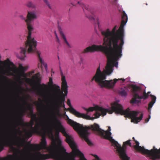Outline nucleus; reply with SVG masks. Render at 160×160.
Instances as JSON below:
<instances>
[{
  "label": "nucleus",
  "instance_id": "16",
  "mask_svg": "<svg viewBox=\"0 0 160 160\" xmlns=\"http://www.w3.org/2000/svg\"><path fill=\"white\" fill-rule=\"evenodd\" d=\"M78 3L81 5L83 9L84 8H85L87 10H88V6H87L86 5H84L83 3H80L79 2H78Z\"/></svg>",
  "mask_w": 160,
  "mask_h": 160
},
{
  "label": "nucleus",
  "instance_id": "28",
  "mask_svg": "<svg viewBox=\"0 0 160 160\" xmlns=\"http://www.w3.org/2000/svg\"><path fill=\"white\" fill-rule=\"evenodd\" d=\"M127 81H128V80H129V79H128V78H127Z\"/></svg>",
  "mask_w": 160,
  "mask_h": 160
},
{
  "label": "nucleus",
  "instance_id": "17",
  "mask_svg": "<svg viewBox=\"0 0 160 160\" xmlns=\"http://www.w3.org/2000/svg\"><path fill=\"white\" fill-rule=\"evenodd\" d=\"M53 84L52 80V78H50L49 79V82H48V84L49 87H51Z\"/></svg>",
  "mask_w": 160,
  "mask_h": 160
},
{
  "label": "nucleus",
  "instance_id": "26",
  "mask_svg": "<svg viewBox=\"0 0 160 160\" xmlns=\"http://www.w3.org/2000/svg\"><path fill=\"white\" fill-rule=\"evenodd\" d=\"M15 137H17V133H15Z\"/></svg>",
  "mask_w": 160,
  "mask_h": 160
},
{
  "label": "nucleus",
  "instance_id": "13",
  "mask_svg": "<svg viewBox=\"0 0 160 160\" xmlns=\"http://www.w3.org/2000/svg\"><path fill=\"white\" fill-rule=\"evenodd\" d=\"M129 90L128 88L124 87L121 88L118 90V93L122 96L126 97L127 94V93Z\"/></svg>",
  "mask_w": 160,
  "mask_h": 160
},
{
  "label": "nucleus",
  "instance_id": "24",
  "mask_svg": "<svg viewBox=\"0 0 160 160\" xmlns=\"http://www.w3.org/2000/svg\"><path fill=\"white\" fill-rule=\"evenodd\" d=\"M54 33H55V36H56V35H57V33H56V32L55 31V32Z\"/></svg>",
  "mask_w": 160,
  "mask_h": 160
},
{
  "label": "nucleus",
  "instance_id": "7",
  "mask_svg": "<svg viewBox=\"0 0 160 160\" xmlns=\"http://www.w3.org/2000/svg\"><path fill=\"white\" fill-rule=\"evenodd\" d=\"M28 67L27 66H23L22 64H20L18 67V75L20 77H22L26 78V79L30 81L34 84H38L40 83V79L39 78V73H37L32 76L31 79L26 78L27 76L30 77L31 75L34 73V71H32L27 73L24 72L27 70Z\"/></svg>",
  "mask_w": 160,
  "mask_h": 160
},
{
  "label": "nucleus",
  "instance_id": "23",
  "mask_svg": "<svg viewBox=\"0 0 160 160\" xmlns=\"http://www.w3.org/2000/svg\"><path fill=\"white\" fill-rule=\"evenodd\" d=\"M88 18H89L90 19H93L94 20V19L93 17H88Z\"/></svg>",
  "mask_w": 160,
  "mask_h": 160
},
{
  "label": "nucleus",
  "instance_id": "3",
  "mask_svg": "<svg viewBox=\"0 0 160 160\" xmlns=\"http://www.w3.org/2000/svg\"><path fill=\"white\" fill-rule=\"evenodd\" d=\"M21 19L25 20L27 22V28L28 30V35L27 36V40L26 43V48H21L20 53L22 56H19L18 58L21 60L24 59V57H26V53L27 50L29 53L36 52L38 55V59L41 64L43 65L46 69L47 68V64L44 63L43 60L41 57L40 53L38 51L36 50L37 41L34 38L31 37L32 32L33 30V27L32 24V19L36 18V15L34 12H28L27 15V19H25V18L22 15L20 16Z\"/></svg>",
  "mask_w": 160,
  "mask_h": 160
},
{
  "label": "nucleus",
  "instance_id": "10",
  "mask_svg": "<svg viewBox=\"0 0 160 160\" xmlns=\"http://www.w3.org/2000/svg\"><path fill=\"white\" fill-rule=\"evenodd\" d=\"M91 128L93 130L95 131L96 132L97 134L102 136L105 138L111 141L110 140L107 138V135L106 133V132H110L111 134V132H109V131L111 130L110 127H108V131H104L103 130H101L99 128V125L96 124H95L93 125H92L91 127Z\"/></svg>",
  "mask_w": 160,
  "mask_h": 160
},
{
  "label": "nucleus",
  "instance_id": "22",
  "mask_svg": "<svg viewBox=\"0 0 160 160\" xmlns=\"http://www.w3.org/2000/svg\"><path fill=\"white\" fill-rule=\"evenodd\" d=\"M56 38L57 39V42L59 43H60V41L59 39V38L58 36V35H56Z\"/></svg>",
  "mask_w": 160,
  "mask_h": 160
},
{
  "label": "nucleus",
  "instance_id": "12",
  "mask_svg": "<svg viewBox=\"0 0 160 160\" xmlns=\"http://www.w3.org/2000/svg\"><path fill=\"white\" fill-rule=\"evenodd\" d=\"M61 76L62 77V93L63 94L64 92L65 94L67 95L68 93V86L67 82L65 79V76L63 75L62 72L61 71Z\"/></svg>",
  "mask_w": 160,
  "mask_h": 160
},
{
  "label": "nucleus",
  "instance_id": "9",
  "mask_svg": "<svg viewBox=\"0 0 160 160\" xmlns=\"http://www.w3.org/2000/svg\"><path fill=\"white\" fill-rule=\"evenodd\" d=\"M60 91V87L59 86H57L55 88V90L52 94V95L56 97L55 106L54 109L58 112H60V108L62 105L64 101V99L62 98L57 97L58 93Z\"/></svg>",
  "mask_w": 160,
  "mask_h": 160
},
{
  "label": "nucleus",
  "instance_id": "21",
  "mask_svg": "<svg viewBox=\"0 0 160 160\" xmlns=\"http://www.w3.org/2000/svg\"><path fill=\"white\" fill-rule=\"evenodd\" d=\"M150 118H151L150 115H149V118H147V119H146L145 120V122L146 123H147L148 122L150 119Z\"/></svg>",
  "mask_w": 160,
  "mask_h": 160
},
{
  "label": "nucleus",
  "instance_id": "18",
  "mask_svg": "<svg viewBox=\"0 0 160 160\" xmlns=\"http://www.w3.org/2000/svg\"><path fill=\"white\" fill-rule=\"evenodd\" d=\"M44 2L46 3V4L48 6V7L51 9H52L51 6L50 4H49L47 0H43Z\"/></svg>",
  "mask_w": 160,
  "mask_h": 160
},
{
  "label": "nucleus",
  "instance_id": "20",
  "mask_svg": "<svg viewBox=\"0 0 160 160\" xmlns=\"http://www.w3.org/2000/svg\"><path fill=\"white\" fill-rule=\"evenodd\" d=\"M27 6L28 7H30L32 6V4L31 2H29L27 5Z\"/></svg>",
  "mask_w": 160,
  "mask_h": 160
},
{
  "label": "nucleus",
  "instance_id": "4",
  "mask_svg": "<svg viewBox=\"0 0 160 160\" xmlns=\"http://www.w3.org/2000/svg\"><path fill=\"white\" fill-rule=\"evenodd\" d=\"M67 117L68 123L73 127L74 129L78 132L80 136L84 139L88 145H91L92 143L88 138L89 134L88 131L90 128L86 126L84 127L82 125L70 119L68 116H67Z\"/></svg>",
  "mask_w": 160,
  "mask_h": 160
},
{
  "label": "nucleus",
  "instance_id": "1",
  "mask_svg": "<svg viewBox=\"0 0 160 160\" xmlns=\"http://www.w3.org/2000/svg\"><path fill=\"white\" fill-rule=\"evenodd\" d=\"M128 21V17L124 12L122 17V21L118 30L116 32L117 28L115 26L112 31L109 29L102 31V34L104 37L103 46L93 45L85 49L83 53L95 51H101L105 53L107 58V64L102 72L100 69V66L97 68L95 75L92 78L98 83L102 88H112L116 82L122 81V83L126 79H115L110 81L105 80L106 75H109L113 71V67H118L117 61L122 56V48L124 44L123 28Z\"/></svg>",
  "mask_w": 160,
  "mask_h": 160
},
{
  "label": "nucleus",
  "instance_id": "19",
  "mask_svg": "<svg viewBox=\"0 0 160 160\" xmlns=\"http://www.w3.org/2000/svg\"><path fill=\"white\" fill-rule=\"evenodd\" d=\"M2 122L3 124H5L6 122V119L5 117H3L2 120Z\"/></svg>",
  "mask_w": 160,
  "mask_h": 160
},
{
  "label": "nucleus",
  "instance_id": "15",
  "mask_svg": "<svg viewBox=\"0 0 160 160\" xmlns=\"http://www.w3.org/2000/svg\"><path fill=\"white\" fill-rule=\"evenodd\" d=\"M60 33L62 37V38H63V39L64 40V41H65V42H66V44H67V45L68 46H69V43H68V41L67 40L66 38L65 35H64L63 32L62 31H60Z\"/></svg>",
  "mask_w": 160,
  "mask_h": 160
},
{
  "label": "nucleus",
  "instance_id": "2",
  "mask_svg": "<svg viewBox=\"0 0 160 160\" xmlns=\"http://www.w3.org/2000/svg\"><path fill=\"white\" fill-rule=\"evenodd\" d=\"M67 104L69 107L68 109L70 112L78 117L83 118L87 119L92 120L98 118L101 115H106L107 112L112 114L114 112L116 113L125 115L131 118V111L130 109L128 108L126 110H124L122 106L118 103V101H116L111 103V108L107 109L103 108L96 105L88 108H84V109L87 112L86 114L80 113L74 109L72 107L70 101L69 99L67 101Z\"/></svg>",
  "mask_w": 160,
  "mask_h": 160
},
{
  "label": "nucleus",
  "instance_id": "8",
  "mask_svg": "<svg viewBox=\"0 0 160 160\" xmlns=\"http://www.w3.org/2000/svg\"><path fill=\"white\" fill-rule=\"evenodd\" d=\"M132 93L133 98H132L131 102L133 104H138L140 103L141 99H145L147 98L148 97V94L150 93V92H148L146 93L144 90L143 95L140 96L142 93L141 88L139 87L134 86L133 87Z\"/></svg>",
  "mask_w": 160,
  "mask_h": 160
},
{
  "label": "nucleus",
  "instance_id": "11",
  "mask_svg": "<svg viewBox=\"0 0 160 160\" xmlns=\"http://www.w3.org/2000/svg\"><path fill=\"white\" fill-rule=\"evenodd\" d=\"M4 67H5V69L3 71L2 73L3 75H5L6 74H9L12 71V69L11 66L13 65V63L11 62L9 59L4 61Z\"/></svg>",
  "mask_w": 160,
  "mask_h": 160
},
{
  "label": "nucleus",
  "instance_id": "14",
  "mask_svg": "<svg viewBox=\"0 0 160 160\" xmlns=\"http://www.w3.org/2000/svg\"><path fill=\"white\" fill-rule=\"evenodd\" d=\"M150 96L152 98V101L148 104V110L150 113H151V109L155 103L156 98V97L154 96L151 95Z\"/></svg>",
  "mask_w": 160,
  "mask_h": 160
},
{
  "label": "nucleus",
  "instance_id": "27",
  "mask_svg": "<svg viewBox=\"0 0 160 160\" xmlns=\"http://www.w3.org/2000/svg\"><path fill=\"white\" fill-rule=\"evenodd\" d=\"M98 26L99 27V23L98 22Z\"/></svg>",
  "mask_w": 160,
  "mask_h": 160
},
{
  "label": "nucleus",
  "instance_id": "6",
  "mask_svg": "<svg viewBox=\"0 0 160 160\" xmlns=\"http://www.w3.org/2000/svg\"><path fill=\"white\" fill-rule=\"evenodd\" d=\"M132 139L135 141L136 144L134 146L135 149L138 152H140L144 155H147L152 160H158L160 159V148L158 149L155 147L150 150L145 149L144 147H141L139 146V143L138 142L135 141L134 138Z\"/></svg>",
  "mask_w": 160,
  "mask_h": 160
},
{
  "label": "nucleus",
  "instance_id": "5",
  "mask_svg": "<svg viewBox=\"0 0 160 160\" xmlns=\"http://www.w3.org/2000/svg\"><path fill=\"white\" fill-rule=\"evenodd\" d=\"M107 138L110 140L111 142L112 143L113 145L116 149L117 151L118 152V154L122 160H130V158L127 156L126 153V145H129L130 147H132V145L130 142V140H128L124 142L122 147H121L118 142L115 141L112 137H111V133L108 132H106Z\"/></svg>",
  "mask_w": 160,
  "mask_h": 160
},
{
  "label": "nucleus",
  "instance_id": "25",
  "mask_svg": "<svg viewBox=\"0 0 160 160\" xmlns=\"http://www.w3.org/2000/svg\"><path fill=\"white\" fill-rule=\"evenodd\" d=\"M1 77H2V78H5L3 76H2Z\"/></svg>",
  "mask_w": 160,
  "mask_h": 160
}]
</instances>
